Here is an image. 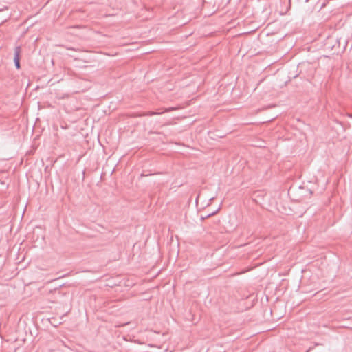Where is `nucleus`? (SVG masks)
<instances>
[{
    "label": "nucleus",
    "instance_id": "obj_1",
    "mask_svg": "<svg viewBox=\"0 0 352 352\" xmlns=\"http://www.w3.org/2000/svg\"><path fill=\"white\" fill-rule=\"evenodd\" d=\"M20 53H21V47L16 46L14 48V65L16 69H20V67H21Z\"/></svg>",
    "mask_w": 352,
    "mask_h": 352
},
{
    "label": "nucleus",
    "instance_id": "obj_2",
    "mask_svg": "<svg viewBox=\"0 0 352 352\" xmlns=\"http://www.w3.org/2000/svg\"><path fill=\"white\" fill-rule=\"evenodd\" d=\"M162 113H163V112L148 111L145 115L151 116H154V115H157V114H162Z\"/></svg>",
    "mask_w": 352,
    "mask_h": 352
},
{
    "label": "nucleus",
    "instance_id": "obj_3",
    "mask_svg": "<svg viewBox=\"0 0 352 352\" xmlns=\"http://www.w3.org/2000/svg\"><path fill=\"white\" fill-rule=\"evenodd\" d=\"M174 109H175V108H174V107L168 108V109H166L164 112H169Z\"/></svg>",
    "mask_w": 352,
    "mask_h": 352
},
{
    "label": "nucleus",
    "instance_id": "obj_4",
    "mask_svg": "<svg viewBox=\"0 0 352 352\" xmlns=\"http://www.w3.org/2000/svg\"><path fill=\"white\" fill-rule=\"evenodd\" d=\"M8 7L7 6H3L2 8H0V12H3V11H5V10H8Z\"/></svg>",
    "mask_w": 352,
    "mask_h": 352
},
{
    "label": "nucleus",
    "instance_id": "obj_5",
    "mask_svg": "<svg viewBox=\"0 0 352 352\" xmlns=\"http://www.w3.org/2000/svg\"><path fill=\"white\" fill-rule=\"evenodd\" d=\"M8 7L7 6H3L2 8H0V12H3V11H5V10H8Z\"/></svg>",
    "mask_w": 352,
    "mask_h": 352
}]
</instances>
